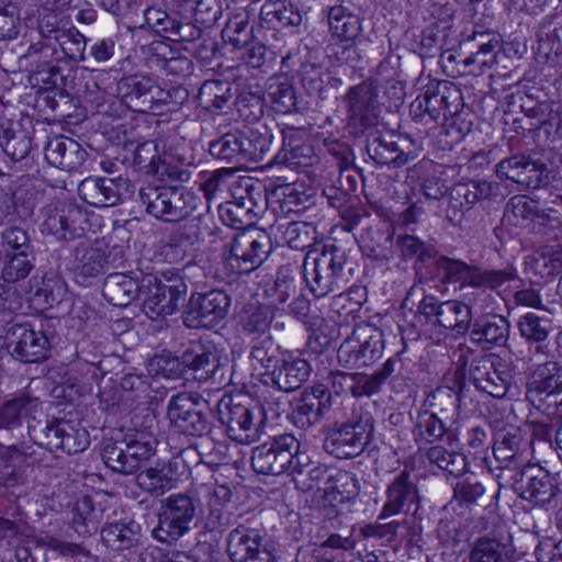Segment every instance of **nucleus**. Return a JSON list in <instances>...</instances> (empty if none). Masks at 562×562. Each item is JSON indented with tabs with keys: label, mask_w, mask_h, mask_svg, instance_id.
I'll list each match as a JSON object with an SVG mask.
<instances>
[{
	"label": "nucleus",
	"mask_w": 562,
	"mask_h": 562,
	"mask_svg": "<svg viewBox=\"0 0 562 562\" xmlns=\"http://www.w3.org/2000/svg\"><path fill=\"white\" fill-rule=\"evenodd\" d=\"M266 210L262 218L268 228L248 227L238 232L231 243V263L239 273H249L260 267L278 246L279 211L281 210L278 177L265 180Z\"/></svg>",
	"instance_id": "nucleus-1"
},
{
	"label": "nucleus",
	"mask_w": 562,
	"mask_h": 562,
	"mask_svg": "<svg viewBox=\"0 0 562 562\" xmlns=\"http://www.w3.org/2000/svg\"><path fill=\"white\" fill-rule=\"evenodd\" d=\"M301 271L311 291L318 297L341 290L347 282L346 254L334 244L300 255Z\"/></svg>",
	"instance_id": "nucleus-2"
},
{
	"label": "nucleus",
	"mask_w": 562,
	"mask_h": 562,
	"mask_svg": "<svg viewBox=\"0 0 562 562\" xmlns=\"http://www.w3.org/2000/svg\"><path fill=\"white\" fill-rule=\"evenodd\" d=\"M201 513L200 499L189 492L170 494L160 503L158 525L151 530L154 539L173 542L189 533Z\"/></svg>",
	"instance_id": "nucleus-3"
},
{
	"label": "nucleus",
	"mask_w": 562,
	"mask_h": 562,
	"mask_svg": "<svg viewBox=\"0 0 562 562\" xmlns=\"http://www.w3.org/2000/svg\"><path fill=\"white\" fill-rule=\"evenodd\" d=\"M145 211L162 222H180L196 207V196L183 186L147 184L138 190Z\"/></svg>",
	"instance_id": "nucleus-4"
},
{
	"label": "nucleus",
	"mask_w": 562,
	"mask_h": 562,
	"mask_svg": "<svg viewBox=\"0 0 562 562\" xmlns=\"http://www.w3.org/2000/svg\"><path fill=\"white\" fill-rule=\"evenodd\" d=\"M270 146L271 139L267 135L252 130L235 131L211 142L209 151L214 158L235 166H244L263 160L270 151Z\"/></svg>",
	"instance_id": "nucleus-5"
},
{
	"label": "nucleus",
	"mask_w": 562,
	"mask_h": 562,
	"mask_svg": "<svg viewBox=\"0 0 562 562\" xmlns=\"http://www.w3.org/2000/svg\"><path fill=\"white\" fill-rule=\"evenodd\" d=\"M156 452V440L144 435L136 438L102 442L101 457L103 463L114 472L130 475L145 467Z\"/></svg>",
	"instance_id": "nucleus-6"
},
{
	"label": "nucleus",
	"mask_w": 562,
	"mask_h": 562,
	"mask_svg": "<svg viewBox=\"0 0 562 562\" xmlns=\"http://www.w3.org/2000/svg\"><path fill=\"white\" fill-rule=\"evenodd\" d=\"M373 419L370 414L353 413L352 418L328 432L324 449L338 459L359 456L370 441Z\"/></svg>",
	"instance_id": "nucleus-7"
},
{
	"label": "nucleus",
	"mask_w": 562,
	"mask_h": 562,
	"mask_svg": "<svg viewBox=\"0 0 562 562\" xmlns=\"http://www.w3.org/2000/svg\"><path fill=\"white\" fill-rule=\"evenodd\" d=\"M186 294L187 284L180 277L166 281L153 276L142 279L143 311L150 319L173 314L178 310L179 303L184 301Z\"/></svg>",
	"instance_id": "nucleus-8"
},
{
	"label": "nucleus",
	"mask_w": 562,
	"mask_h": 562,
	"mask_svg": "<svg viewBox=\"0 0 562 562\" xmlns=\"http://www.w3.org/2000/svg\"><path fill=\"white\" fill-rule=\"evenodd\" d=\"M512 490L522 499L536 506H558L555 480L542 468L530 464L514 472L508 479Z\"/></svg>",
	"instance_id": "nucleus-9"
},
{
	"label": "nucleus",
	"mask_w": 562,
	"mask_h": 562,
	"mask_svg": "<svg viewBox=\"0 0 562 562\" xmlns=\"http://www.w3.org/2000/svg\"><path fill=\"white\" fill-rule=\"evenodd\" d=\"M218 419L235 441L248 442L259 432L260 409L250 403H241L233 396H224L217 403Z\"/></svg>",
	"instance_id": "nucleus-10"
},
{
	"label": "nucleus",
	"mask_w": 562,
	"mask_h": 562,
	"mask_svg": "<svg viewBox=\"0 0 562 562\" xmlns=\"http://www.w3.org/2000/svg\"><path fill=\"white\" fill-rule=\"evenodd\" d=\"M231 305L228 294L222 290L192 294L183 313L188 328H212L225 318Z\"/></svg>",
	"instance_id": "nucleus-11"
},
{
	"label": "nucleus",
	"mask_w": 562,
	"mask_h": 562,
	"mask_svg": "<svg viewBox=\"0 0 562 562\" xmlns=\"http://www.w3.org/2000/svg\"><path fill=\"white\" fill-rule=\"evenodd\" d=\"M418 312L430 324L445 329L464 334L471 321V307L458 300L439 301L436 296L425 295L418 304Z\"/></svg>",
	"instance_id": "nucleus-12"
},
{
	"label": "nucleus",
	"mask_w": 562,
	"mask_h": 562,
	"mask_svg": "<svg viewBox=\"0 0 562 562\" xmlns=\"http://www.w3.org/2000/svg\"><path fill=\"white\" fill-rule=\"evenodd\" d=\"M117 93L128 109L139 113L158 111L167 95L150 77L137 74L123 77L117 82Z\"/></svg>",
	"instance_id": "nucleus-13"
},
{
	"label": "nucleus",
	"mask_w": 562,
	"mask_h": 562,
	"mask_svg": "<svg viewBox=\"0 0 562 562\" xmlns=\"http://www.w3.org/2000/svg\"><path fill=\"white\" fill-rule=\"evenodd\" d=\"M310 458L300 452L299 440L290 434H283V474L301 492H308L324 479L325 470L319 467L310 469Z\"/></svg>",
	"instance_id": "nucleus-14"
},
{
	"label": "nucleus",
	"mask_w": 562,
	"mask_h": 562,
	"mask_svg": "<svg viewBox=\"0 0 562 562\" xmlns=\"http://www.w3.org/2000/svg\"><path fill=\"white\" fill-rule=\"evenodd\" d=\"M11 355L24 363H38L49 357L50 344L42 330H35L31 324H13L7 331Z\"/></svg>",
	"instance_id": "nucleus-15"
},
{
	"label": "nucleus",
	"mask_w": 562,
	"mask_h": 562,
	"mask_svg": "<svg viewBox=\"0 0 562 562\" xmlns=\"http://www.w3.org/2000/svg\"><path fill=\"white\" fill-rule=\"evenodd\" d=\"M167 417L170 425L181 434L202 436L209 431V420L191 394L173 395L168 403Z\"/></svg>",
	"instance_id": "nucleus-16"
},
{
	"label": "nucleus",
	"mask_w": 562,
	"mask_h": 562,
	"mask_svg": "<svg viewBox=\"0 0 562 562\" xmlns=\"http://www.w3.org/2000/svg\"><path fill=\"white\" fill-rule=\"evenodd\" d=\"M493 453L499 463L503 480H508L514 472L530 465L527 459V441L521 430L516 427L498 434Z\"/></svg>",
	"instance_id": "nucleus-17"
},
{
	"label": "nucleus",
	"mask_w": 562,
	"mask_h": 562,
	"mask_svg": "<svg viewBox=\"0 0 562 562\" xmlns=\"http://www.w3.org/2000/svg\"><path fill=\"white\" fill-rule=\"evenodd\" d=\"M328 25L331 37L344 43L341 52H335L337 60H353L356 58L355 42L362 32L360 18L346 8L336 5L328 12Z\"/></svg>",
	"instance_id": "nucleus-18"
},
{
	"label": "nucleus",
	"mask_w": 562,
	"mask_h": 562,
	"mask_svg": "<svg viewBox=\"0 0 562 562\" xmlns=\"http://www.w3.org/2000/svg\"><path fill=\"white\" fill-rule=\"evenodd\" d=\"M494 358L490 355L475 357L469 368V379L473 385L486 394L502 398L510 386L509 374L499 369Z\"/></svg>",
	"instance_id": "nucleus-19"
},
{
	"label": "nucleus",
	"mask_w": 562,
	"mask_h": 562,
	"mask_svg": "<svg viewBox=\"0 0 562 562\" xmlns=\"http://www.w3.org/2000/svg\"><path fill=\"white\" fill-rule=\"evenodd\" d=\"M127 180L119 178L89 177L78 187L79 196L89 205L110 207L120 204L127 193Z\"/></svg>",
	"instance_id": "nucleus-20"
},
{
	"label": "nucleus",
	"mask_w": 562,
	"mask_h": 562,
	"mask_svg": "<svg viewBox=\"0 0 562 562\" xmlns=\"http://www.w3.org/2000/svg\"><path fill=\"white\" fill-rule=\"evenodd\" d=\"M227 552L233 562H276L274 555L261 547L257 531L243 526L229 532Z\"/></svg>",
	"instance_id": "nucleus-21"
},
{
	"label": "nucleus",
	"mask_w": 562,
	"mask_h": 562,
	"mask_svg": "<svg viewBox=\"0 0 562 562\" xmlns=\"http://www.w3.org/2000/svg\"><path fill=\"white\" fill-rule=\"evenodd\" d=\"M112 258L111 252L99 246H92L81 243L74 250V269L77 281L86 283L89 279H93L104 271V268L114 263L115 256L121 254V249L116 251L114 248Z\"/></svg>",
	"instance_id": "nucleus-22"
},
{
	"label": "nucleus",
	"mask_w": 562,
	"mask_h": 562,
	"mask_svg": "<svg viewBox=\"0 0 562 562\" xmlns=\"http://www.w3.org/2000/svg\"><path fill=\"white\" fill-rule=\"evenodd\" d=\"M386 501L381 509L379 519L407 513L418 502V491L411 480L407 471L401 472L394 477L386 488Z\"/></svg>",
	"instance_id": "nucleus-23"
},
{
	"label": "nucleus",
	"mask_w": 562,
	"mask_h": 562,
	"mask_svg": "<svg viewBox=\"0 0 562 562\" xmlns=\"http://www.w3.org/2000/svg\"><path fill=\"white\" fill-rule=\"evenodd\" d=\"M220 359L215 347L200 341L190 342L180 355L183 368L192 370L198 380L216 379L222 369Z\"/></svg>",
	"instance_id": "nucleus-24"
},
{
	"label": "nucleus",
	"mask_w": 562,
	"mask_h": 562,
	"mask_svg": "<svg viewBox=\"0 0 562 562\" xmlns=\"http://www.w3.org/2000/svg\"><path fill=\"white\" fill-rule=\"evenodd\" d=\"M44 154L49 165L67 171L80 168L88 155L78 142L63 135L52 137Z\"/></svg>",
	"instance_id": "nucleus-25"
},
{
	"label": "nucleus",
	"mask_w": 562,
	"mask_h": 562,
	"mask_svg": "<svg viewBox=\"0 0 562 562\" xmlns=\"http://www.w3.org/2000/svg\"><path fill=\"white\" fill-rule=\"evenodd\" d=\"M363 328L355 329L338 349L340 362L350 367H366L380 356L379 340L372 336L364 337Z\"/></svg>",
	"instance_id": "nucleus-26"
},
{
	"label": "nucleus",
	"mask_w": 562,
	"mask_h": 562,
	"mask_svg": "<svg viewBox=\"0 0 562 562\" xmlns=\"http://www.w3.org/2000/svg\"><path fill=\"white\" fill-rule=\"evenodd\" d=\"M350 120L362 127L374 125L378 119V93L371 83H361L347 93Z\"/></svg>",
	"instance_id": "nucleus-27"
},
{
	"label": "nucleus",
	"mask_w": 562,
	"mask_h": 562,
	"mask_svg": "<svg viewBox=\"0 0 562 562\" xmlns=\"http://www.w3.org/2000/svg\"><path fill=\"white\" fill-rule=\"evenodd\" d=\"M492 187L488 182H469L457 183L450 192L448 199L447 216L450 222H460L463 214L482 199L491 194Z\"/></svg>",
	"instance_id": "nucleus-28"
},
{
	"label": "nucleus",
	"mask_w": 562,
	"mask_h": 562,
	"mask_svg": "<svg viewBox=\"0 0 562 562\" xmlns=\"http://www.w3.org/2000/svg\"><path fill=\"white\" fill-rule=\"evenodd\" d=\"M103 518V508L101 504L95 503L89 496H82L76 499L68 512V529L72 530L80 538L90 537L94 533Z\"/></svg>",
	"instance_id": "nucleus-29"
},
{
	"label": "nucleus",
	"mask_w": 562,
	"mask_h": 562,
	"mask_svg": "<svg viewBox=\"0 0 562 562\" xmlns=\"http://www.w3.org/2000/svg\"><path fill=\"white\" fill-rule=\"evenodd\" d=\"M83 217L81 211L72 205L55 207L47 212L42 224V232L55 236L57 239H72L83 233L80 222Z\"/></svg>",
	"instance_id": "nucleus-30"
},
{
	"label": "nucleus",
	"mask_w": 562,
	"mask_h": 562,
	"mask_svg": "<svg viewBox=\"0 0 562 562\" xmlns=\"http://www.w3.org/2000/svg\"><path fill=\"white\" fill-rule=\"evenodd\" d=\"M509 322L501 315H486L474 322L470 339L482 349L505 346L509 336Z\"/></svg>",
	"instance_id": "nucleus-31"
},
{
	"label": "nucleus",
	"mask_w": 562,
	"mask_h": 562,
	"mask_svg": "<svg viewBox=\"0 0 562 562\" xmlns=\"http://www.w3.org/2000/svg\"><path fill=\"white\" fill-rule=\"evenodd\" d=\"M142 281L124 272L108 274L102 284V295L113 306L125 307L140 296Z\"/></svg>",
	"instance_id": "nucleus-32"
},
{
	"label": "nucleus",
	"mask_w": 562,
	"mask_h": 562,
	"mask_svg": "<svg viewBox=\"0 0 562 562\" xmlns=\"http://www.w3.org/2000/svg\"><path fill=\"white\" fill-rule=\"evenodd\" d=\"M498 491L492 484L479 480L471 474L461 477L453 486V499L460 505L488 507L498 497Z\"/></svg>",
	"instance_id": "nucleus-33"
},
{
	"label": "nucleus",
	"mask_w": 562,
	"mask_h": 562,
	"mask_svg": "<svg viewBox=\"0 0 562 562\" xmlns=\"http://www.w3.org/2000/svg\"><path fill=\"white\" fill-rule=\"evenodd\" d=\"M40 409L37 398L20 394L0 405V430L21 428L23 422L32 420Z\"/></svg>",
	"instance_id": "nucleus-34"
},
{
	"label": "nucleus",
	"mask_w": 562,
	"mask_h": 562,
	"mask_svg": "<svg viewBox=\"0 0 562 562\" xmlns=\"http://www.w3.org/2000/svg\"><path fill=\"white\" fill-rule=\"evenodd\" d=\"M562 394V367L554 361L537 366L528 382L529 397L546 395L547 397Z\"/></svg>",
	"instance_id": "nucleus-35"
},
{
	"label": "nucleus",
	"mask_w": 562,
	"mask_h": 562,
	"mask_svg": "<svg viewBox=\"0 0 562 562\" xmlns=\"http://www.w3.org/2000/svg\"><path fill=\"white\" fill-rule=\"evenodd\" d=\"M135 474V484L143 492L154 497L162 496L172 488L175 483L170 465L164 462H158L153 467H144Z\"/></svg>",
	"instance_id": "nucleus-36"
},
{
	"label": "nucleus",
	"mask_w": 562,
	"mask_h": 562,
	"mask_svg": "<svg viewBox=\"0 0 562 562\" xmlns=\"http://www.w3.org/2000/svg\"><path fill=\"white\" fill-rule=\"evenodd\" d=\"M101 539L112 550H131L142 542L140 526L134 521L108 524L101 529Z\"/></svg>",
	"instance_id": "nucleus-37"
},
{
	"label": "nucleus",
	"mask_w": 562,
	"mask_h": 562,
	"mask_svg": "<svg viewBox=\"0 0 562 562\" xmlns=\"http://www.w3.org/2000/svg\"><path fill=\"white\" fill-rule=\"evenodd\" d=\"M324 525L321 528L319 536L326 537L321 542L322 548L342 549L349 550L355 547L352 539V528L345 525L342 526L341 515L334 507L325 508Z\"/></svg>",
	"instance_id": "nucleus-38"
},
{
	"label": "nucleus",
	"mask_w": 562,
	"mask_h": 562,
	"mask_svg": "<svg viewBox=\"0 0 562 562\" xmlns=\"http://www.w3.org/2000/svg\"><path fill=\"white\" fill-rule=\"evenodd\" d=\"M151 63L160 68L166 75L187 76L190 75L193 64L189 57L176 50L162 42L154 43L150 47Z\"/></svg>",
	"instance_id": "nucleus-39"
},
{
	"label": "nucleus",
	"mask_w": 562,
	"mask_h": 562,
	"mask_svg": "<svg viewBox=\"0 0 562 562\" xmlns=\"http://www.w3.org/2000/svg\"><path fill=\"white\" fill-rule=\"evenodd\" d=\"M65 419L29 420L27 432L34 445L50 452H58Z\"/></svg>",
	"instance_id": "nucleus-40"
},
{
	"label": "nucleus",
	"mask_w": 562,
	"mask_h": 562,
	"mask_svg": "<svg viewBox=\"0 0 562 562\" xmlns=\"http://www.w3.org/2000/svg\"><path fill=\"white\" fill-rule=\"evenodd\" d=\"M447 423L445 418L429 413L428 409L420 412L414 426L416 441L419 443H432L442 440L446 436L452 442L454 434L449 430Z\"/></svg>",
	"instance_id": "nucleus-41"
},
{
	"label": "nucleus",
	"mask_w": 562,
	"mask_h": 562,
	"mask_svg": "<svg viewBox=\"0 0 562 562\" xmlns=\"http://www.w3.org/2000/svg\"><path fill=\"white\" fill-rule=\"evenodd\" d=\"M456 385L458 391L452 386L441 385L427 395L424 405L430 409L429 413L437 416L440 414L441 418L447 422L453 420L458 416L459 392L462 389V383H456Z\"/></svg>",
	"instance_id": "nucleus-42"
},
{
	"label": "nucleus",
	"mask_w": 562,
	"mask_h": 562,
	"mask_svg": "<svg viewBox=\"0 0 562 562\" xmlns=\"http://www.w3.org/2000/svg\"><path fill=\"white\" fill-rule=\"evenodd\" d=\"M41 34L47 41L46 46L55 49L52 40L58 44L66 56L72 60L86 61V37L76 30L50 29L47 32L41 26Z\"/></svg>",
	"instance_id": "nucleus-43"
},
{
	"label": "nucleus",
	"mask_w": 562,
	"mask_h": 562,
	"mask_svg": "<svg viewBox=\"0 0 562 562\" xmlns=\"http://www.w3.org/2000/svg\"><path fill=\"white\" fill-rule=\"evenodd\" d=\"M527 263L539 279L549 280L554 278L562 272V245L539 248Z\"/></svg>",
	"instance_id": "nucleus-44"
},
{
	"label": "nucleus",
	"mask_w": 562,
	"mask_h": 562,
	"mask_svg": "<svg viewBox=\"0 0 562 562\" xmlns=\"http://www.w3.org/2000/svg\"><path fill=\"white\" fill-rule=\"evenodd\" d=\"M324 414L314 395L294 396L289 400L288 419L297 428L304 429L315 424Z\"/></svg>",
	"instance_id": "nucleus-45"
},
{
	"label": "nucleus",
	"mask_w": 562,
	"mask_h": 562,
	"mask_svg": "<svg viewBox=\"0 0 562 562\" xmlns=\"http://www.w3.org/2000/svg\"><path fill=\"white\" fill-rule=\"evenodd\" d=\"M470 562H514V550L495 538L481 537L469 554Z\"/></svg>",
	"instance_id": "nucleus-46"
},
{
	"label": "nucleus",
	"mask_w": 562,
	"mask_h": 562,
	"mask_svg": "<svg viewBox=\"0 0 562 562\" xmlns=\"http://www.w3.org/2000/svg\"><path fill=\"white\" fill-rule=\"evenodd\" d=\"M192 165L193 157H172L167 156L164 151V156H160L159 162L156 165L150 176L160 181L188 182L191 179L189 167Z\"/></svg>",
	"instance_id": "nucleus-47"
},
{
	"label": "nucleus",
	"mask_w": 562,
	"mask_h": 562,
	"mask_svg": "<svg viewBox=\"0 0 562 562\" xmlns=\"http://www.w3.org/2000/svg\"><path fill=\"white\" fill-rule=\"evenodd\" d=\"M428 461L440 470L456 477L463 476L469 467L467 457L458 451L448 450L442 446L430 447L426 453Z\"/></svg>",
	"instance_id": "nucleus-48"
},
{
	"label": "nucleus",
	"mask_w": 562,
	"mask_h": 562,
	"mask_svg": "<svg viewBox=\"0 0 562 562\" xmlns=\"http://www.w3.org/2000/svg\"><path fill=\"white\" fill-rule=\"evenodd\" d=\"M312 227L305 222L291 221L286 229L283 232V239H285L289 249L297 250L300 254L295 256L294 263H289L291 273H301L300 255L311 246L313 237L311 235Z\"/></svg>",
	"instance_id": "nucleus-49"
},
{
	"label": "nucleus",
	"mask_w": 562,
	"mask_h": 562,
	"mask_svg": "<svg viewBox=\"0 0 562 562\" xmlns=\"http://www.w3.org/2000/svg\"><path fill=\"white\" fill-rule=\"evenodd\" d=\"M34 250L7 252L4 255L1 277L7 283L24 280L34 269Z\"/></svg>",
	"instance_id": "nucleus-50"
},
{
	"label": "nucleus",
	"mask_w": 562,
	"mask_h": 562,
	"mask_svg": "<svg viewBox=\"0 0 562 562\" xmlns=\"http://www.w3.org/2000/svg\"><path fill=\"white\" fill-rule=\"evenodd\" d=\"M369 156L378 164L401 167L408 161V155L400 150L396 143L383 137H373L367 145Z\"/></svg>",
	"instance_id": "nucleus-51"
},
{
	"label": "nucleus",
	"mask_w": 562,
	"mask_h": 562,
	"mask_svg": "<svg viewBox=\"0 0 562 562\" xmlns=\"http://www.w3.org/2000/svg\"><path fill=\"white\" fill-rule=\"evenodd\" d=\"M231 98L229 83L221 80H206L198 94L199 104L207 111L222 110Z\"/></svg>",
	"instance_id": "nucleus-52"
},
{
	"label": "nucleus",
	"mask_w": 562,
	"mask_h": 562,
	"mask_svg": "<svg viewBox=\"0 0 562 562\" xmlns=\"http://www.w3.org/2000/svg\"><path fill=\"white\" fill-rule=\"evenodd\" d=\"M280 450L281 446L276 437L272 443H263L257 447L251 456L254 470L261 474L279 475L281 473Z\"/></svg>",
	"instance_id": "nucleus-53"
},
{
	"label": "nucleus",
	"mask_w": 562,
	"mask_h": 562,
	"mask_svg": "<svg viewBox=\"0 0 562 562\" xmlns=\"http://www.w3.org/2000/svg\"><path fill=\"white\" fill-rule=\"evenodd\" d=\"M281 0H267L260 10V33L263 41L273 46L280 41Z\"/></svg>",
	"instance_id": "nucleus-54"
},
{
	"label": "nucleus",
	"mask_w": 562,
	"mask_h": 562,
	"mask_svg": "<svg viewBox=\"0 0 562 562\" xmlns=\"http://www.w3.org/2000/svg\"><path fill=\"white\" fill-rule=\"evenodd\" d=\"M396 246L405 260L415 259L424 263L434 259L437 255L436 246L430 240L424 241L411 234L400 235L396 239Z\"/></svg>",
	"instance_id": "nucleus-55"
},
{
	"label": "nucleus",
	"mask_w": 562,
	"mask_h": 562,
	"mask_svg": "<svg viewBox=\"0 0 562 562\" xmlns=\"http://www.w3.org/2000/svg\"><path fill=\"white\" fill-rule=\"evenodd\" d=\"M0 146L11 160L21 161L29 156L32 142L23 130H4L0 135Z\"/></svg>",
	"instance_id": "nucleus-56"
},
{
	"label": "nucleus",
	"mask_w": 562,
	"mask_h": 562,
	"mask_svg": "<svg viewBox=\"0 0 562 562\" xmlns=\"http://www.w3.org/2000/svg\"><path fill=\"white\" fill-rule=\"evenodd\" d=\"M223 40L237 49L249 46L252 41V30L246 14H236L229 19L222 31Z\"/></svg>",
	"instance_id": "nucleus-57"
},
{
	"label": "nucleus",
	"mask_w": 562,
	"mask_h": 562,
	"mask_svg": "<svg viewBox=\"0 0 562 562\" xmlns=\"http://www.w3.org/2000/svg\"><path fill=\"white\" fill-rule=\"evenodd\" d=\"M160 156H164V147L157 140H145L136 145L133 165L139 172L150 176Z\"/></svg>",
	"instance_id": "nucleus-58"
},
{
	"label": "nucleus",
	"mask_w": 562,
	"mask_h": 562,
	"mask_svg": "<svg viewBox=\"0 0 562 562\" xmlns=\"http://www.w3.org/2000/svg\"><path fill=\"white\" fill-rule=\"evenodd\" d=\"M89 432L70 420H65L59 451L67 454L78 453L86 450L90 443Z\"/></svg>",
	"instance_id": "nucleus-59"
},
{
	"label": "nucleus",
	"mask_w": 562,
	"mask_h": 562,
	"mask_svg": "<svg viewBox=\"0 0 562 562\" xmlns=\"http://www.w3.org/2000/svg\"><path fill=\"white\" fill-rule=\"evenodd\" d=\"M283 372L286 383V386H283V392H292L307 380L311 367L306 360L293 358L292 355L283 352Z\"/></svg>",
	"instance_id": "nucleus-60"
},
{
	"label": "nucleus",
	"mask_w": 562,
	"mask_h": 562,
	"mask_svg": "<svg viewBox=\"0 0 562 562\" xmlns=\"http://www.w3.org/2000/svg\"><path fill=\"white\" fill-rule=\"evenodd\" d=\"M144 20L147 29H150L158 35L170 40L173 35L179 18L170 15L159 8L149 7L144 11Z\"/></svg>",
	"instance_id": "nucleus-61"
},
{
	"label": "nucleus",
	"mask_w": 562,
	"mask_h": 562,
	"mask_svg": "<svg viewBox=\"0 0 562 562\" xmlns=\"http://www.w3.org/2000/svg\"><path fill=\"white\" fill-rule=\"evenodd\" d=\"M311 195L304 190V184L292 180L283 183V214H297L307 209Z\"/></svg>",
	"instance_id": "nucleus-62"
},
{
	"label": "nucleus",
	"mask_w": 562,
	"mask_h": 562,
	"mask_svg": "<svg viewBox=\"0 0 562 562\" xmlns=\"http://www.w3.org/2000/svg\"><path fill=\"white\" fill-rule=\"evenodd\" d=\"M278 44L271 46L266 41L265 43L250 42L249 46L244 47L246 49L243 58L252 68H260L268 66L276 61L278 50H276Z\"/></svg>",
	"instance_id": "nucleus-63"
},
{
	"label": "nucleus",
	"mask_w": 562,
	"mask_h": 562,
	"mask_svg": "<svg viewBox=\"0 0 562 562\" xmlns=\"http://www.w3.org/2000/svg\"><path fill=\"white\" fill-rule=\"evenodd\" d=\"M26 480L25 467L19 461H13L9 456V450L0 459V486L14 487L21 485Z\"/></svg>",
	"instance_id": "nucleus-64"
}]
</instances>
